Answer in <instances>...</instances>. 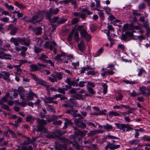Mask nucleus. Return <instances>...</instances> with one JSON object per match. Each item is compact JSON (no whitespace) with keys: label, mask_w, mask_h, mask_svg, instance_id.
Returning a JSON list of instances; mask_svg holds the SVG:
<instances>
[{"label":"nucleus","mask_w":150,"mask_h":150,"mask_svg":"<svg viewBox=\"0 0 150 150\" xmlns=\"http://www.w3.org/2000/svg\"><path fill=\"white\" fill-rule=\"evenodd\" d=\"M22 48H23L22 51L21 52L20 54L21 55L24 57L26 55L25 52L27 51L28 48L26 47H23Z\"/></svg>","instance_id":"obj_32"},{"label":"nucleus","mask_w":150,"mask_h":150,"mask_svg":"<svg viewBox=\"0 0 150 150\" xmlns=\"http://www.w3.org/2000/svg\"><path fill=\"white\" fill-rule=\"evenodd\" d=\"M25 138L23 144L24 145H28L30 144H32L34 146H35V142L36 141V137L30 139L29 137H25L23 136Z\"/></svg>","instance_id":"obj_9"},{"label":"nucleus","mask_w":150,"mask_h":150,"mask_svg":"<svg viewBox=\"0 0 150 150\" xmlns=\"http://www.w3.org/2000/svg\"><path fill=\"white\" fill-rule=\"evenodd\" d=\"M107 28L108 30L109 31H112L113 32L114 31V29L112 25H108Z\"/></svg>","instance_id":"obj_63"},{"label":"nucleus","mask_w":150,"mask_h":150,"mask_svg":"<svg viewBox=\"0 0 150 150\" xmlns=\"http://www.w3.org/2000/svg\"><path fill=\"white\" fill-rule=\"evenodd\" d=\"M79 33L78 31H76L74 33V39L75 41L77 42H79Z\"/></svg>","instance_id":"obj_37"},{"label":"nucleus","mask_w":150,"mask_h":150,"mask_svg":"<svg viewBox=\"0 0 150 150\" xmlns=\"http://www.w3.org/2000/svg\"><path fill=\"white\" fill-rule=\"evenodd\" d=\"M73 31H72V32L69 33V34L68 37L67 39V41L70 42L72 40V37L73 34Z\"/></svg>","instance_id":"obj_49"},{"label":"nucleus","mask_w":150,"mask_h":150,"mask_svg":"<svg viewBox=\"0 0 150 150\" xmlns=\"http://www.w3.org/2000/svg\"><path fill=\"white\" fill-rule=\"evenodd\" d=\"M8 29L11 30L10 34L12 35H14L17 33L18 28L14 25L11 24L8 26Z\"/></svg>","instance_id":"obj_15"},{"label":"nucleus","mask_w":150,"mask_h":150,"mask_svg":"<svg viewBox=\"0 0 150 150\" xmlns=\"http://www.w3.org/2000/svg\"><path fill=\"white\" fill-rule=\"evenodd\" d=\"M47 105V109H48L49 110H50L52 112L54 111V108L52 106L49 105Z\"/></svg>","instance_id":"obj_64"},{"label":"nucleus","mask_w":150,"mask_h":150,"mask_svg":"<svg viewBox=\"0 0 150 150\" xmlns=\"http://www.w3.org/2000/svg\"><path fill=\"white\" fill-rule=\"evenodd\" d=\"M15 91H16L19 94L23 100H25V97L24 95L22 94L24 92V89L22 87H20L18 88V89L15 90Z\"/></svg>","instance_id":"obj_18"},{"label":"nucleus","mask_w":150,"mask_h":150,"mask_svg":"<svg viewBox=\"0 0 150 150\" xmlns=\"http://www.w3.org/2000/svg\"><path fill=\"white\" fill-rule=\"evenodd\" d=\"M146 72L142 68L139 70V71L138 74V75L139 76H140L142 75V74L144 72Z\"/></svg>","instance_id":"obj_58"},{"label":"nucleus","mask_w":150,"mask_h":150,"mask_svg":"<svg viewBox=\"0 0 150 150\" xmlns=\"http://www.w3.org/2000/svg\"><path fill=\"white\" fill-rule=\"evenodd\" d=\"M65 53L62 52L60 54H58L54 58L55 60H57L58 62H64L66 63H68V57H66Z\"/></svg>","instance_id":"obj_7"},{"label":"nucleus","mask_w":150,"mask_h":150,"mask_svg":"<svg viewBox=\"0 0 150 150\" xmlns=\"http://www.w3.org/2000/svg\"><path fill=\"white\" fill-rule=\"evenodd\" d=\"M103 128L108 132L111 131L113 129L112 125L108 124H106L105 125H103Z\"/></svg>","instance_id":"obj_27"},{"label":"nucleus","mask_w":150,"mask_h":150,"mask_svg":"<svg viewBox=\"0 0 150 150\" xmlns=\"http://www.w3.org/2000/svg\"><path fill=\"white\" fill-rule=\"evenodd\" d=\"M98 14L100 17L102 18H103L104 16V13L103 11L102 10H99V11H98Z\"/></svg>","instance_id":"obj_61"},{"label":"nucleus","mask_w":150,"mask_h":150,"mask_svg":"<svg viewBox=\"0 0 150 150\" xmlns=\"http://www.w3.org/2000/svg\"><path fill=\"white\" fill-rule=\"evenodd\" d=\"M32 29L33 32L37 35H40L42 33V28L40 27L32 28Z\"/></svg>","instance_id":"obj_20"},{"label":"nucleus","mask_w":150,"mask_h":150,"mask_svg":"<svg viewBox=\"0 0 150 150\" xmlns=\"http://www.w3.org/2000/svg\"><path fill=\"white\" fill-rule=\"evenodd\" d=\"M65 91H67V89L66 88H59L57 89V91L59 93L64 94H65Z\"/></svg>","instance_id":"obj_35"},{"label":"nucleus","mask_w":150,"mask_h":150,"mask_svg":"<svg viewBox=\"0 0 150 150\" xmlns=\"http://www.w3.org/2000/svg\"><path fill=\"white\" fill-rule=\"evenodd\" d=\"M37 65L38 66V67L40 68V70H41L42 69L45 68L46 67V66L45 65L40 63H38Z\"/></svg>","instance_id":"obj_56"},{"label":"nucleus","mask_w":150,"mask_h":150,"mask_svg":"<svg viewBox=\"0 0 150 150\" xmlns=\"http://www.w3.org/2000/svg\"><path fill=\"white\" fill-rule=\"evenodd\" d=\"M7 101V99L6 97H4L1 98L0 99V102L1 103L3 102H6Z\"/></svg>","instance_id":"obj_60"},{"label":"nucleus","mask_w":150,"mask_h":150,"mask_svg":"<svg viewBox=\"0 0 150 150\" xmlns=\"http://www.w3.org/2000/svg\"><path fill=\"white\" fill-rule=\"evenodd\" d=\"M77 91V89L75 88H72L69 91V93L71 94H74L76 93Z\"/></svg>","instance_id":"obj_59"},{"label":"nucleus","mask_w":150,"mask_h":150,"mask_svg":"<svg viewBox=\"0 0 150 150\" xmlns=\"http://www.w3.org/2000/svg\"><path fill=\"white\" fill-rule=\"evenodd\" d=\"M20 39V38H18L17 39H16L12 38L11 39L10 41L14 43V45L16 46H18L19 45V42L20 43L19 40Z\"/></svg>","instance_id":"obj_26"},{"label":"nucleus","mask_w":150,"mask_h":150,"mask_svg":"<svg viewBox=\"0 0 150 150\" xmlns=\"http://www.w3.org/2000/svg\"><path fill=\"white\" fill-rule=\"evenodd\" d=\"M37 82L38 84L43 86H44V85H45V83H46L43 80L40 79H39Z\"/></svg>","instance_id":"obj_57"},{"label":"nucleus","mask_w":150,"mask_h":150,"mask_svg":"<svg viewBox=\"0 0 150 150\" xmlns=\"http://www.w3.org/2000/svg\"><path fill=\"white\" fill-rule=\"evenodd\" d=\"M97 130L91 131L90 133L88 134L87 135L88 137H92L94 135H95L97 134Z\"/></svg>","instance_id":"obj_40"},{"label":"nucleus","mask_w":150,"mask_h":150,"mask_svg":"<svg viewBox=\"0 0 150 150\" xmlns=\"http://www.w3.org/2000/svg\"><path fill=\"white\" fill-rule=\"evenodd\" d=\"M67 19L64 18H62L59 20L57 21V24L59 25L61 24L64 23L66 21Z\"/></svg>","instance_id":"obj_42"},{"label":"nucleus","mask_w":150,"mask_h":150,"mask_svg":"<svg viewBox=\"0 0 150 150\" xmlns=\"http://www.w3.org/2000/svg\"><path fill=\"white\" fill-rule=\"evenodd\" d=\"M5 6L6 8L9 9H11V10H14V7L12 5H9L8 3L5 4Z\"/></svg>","instance_id":"obj_54"},{"label":"nucleus","mask_w":150,"mask_h":150,"mask_svg":"<svg viewBox=\"0 0 150 150\" xmlns=\"http://www.w3.org/2000/svg\"><path fill=\"white\" fill-rule=\"evenodd\" d=\"M139 141L138 140L133 139L128 142L129 144L130 145H135L139 144Z\"/></svg>","instance_id":"obj_33"},{"label":"nucleus","mask_w":150,"mask_h":150,"mask_svg":"<svg viewBox=\"0 0 150 150\" xmlns=\"http://www.w3.org/2000/svg\"><path fill=\"white\" fill-rule=\"evenodd\" d=\"M81 11L83 13L81 12L79 13L75 12L73 13V14L75 16H80V17L81 18L83 19H84L86 18L87 16L83 13L86 12L87 14L88 15L92 14V12L89 11L86 8H82L81 9Z\"/></svg>","instance_id":"obj_6"},{"label":"nucleus","mask_w":150,"mask_h":150,"mask_svg":"<svg viewBox=\"0 0 150 150\" xmlns=\"http://www.w3.org/2000/svg\"><path fill=\"white\" fill-rule=\"evenodd\" d=\"M23 47H24L23 46H21V47L19 46H16L15 47V49L17 51H21L23 49L22 48Z\"/></svg>","instance_id":"obj_62"},{"label":"nucleus","mask_w":150,"mask_h":150,"mask_svg":"<svg viewBox=\"0 0 150 150\" xmlns=\"http://www.w3.org/2000/svg\"><path fill=\"white\" fill-rule=\"evenodd\" d=\"M116 100H121L123 98V96L120 93H118L117 96L115 97Z\"/></svg>","instance_id":"obj_45"},{"label":"nucleus","mask_w":150,"mask_h":150,"mask_svg":"<svg viewBox=\"0 0 150 150\" xmlns=\"http://www.w3.org/2000/svg\"><path fill=\"white\" fill-rule=\"evenodd\" d=\"M103 47H101L99 49L97 52L96 53L94 54V56L97 57L99 56L103 52Z\"/></svg>","instance_id":"obj_34"},{"label":"nucleus","mask_w":150,"mask_h":150,"mask_svg":"<svg viewBox=\"0 0 150 150\" xmlns=\"http://www.w3.org/2000/svg\"><path fill=\"white\" fill-rule=\"evenodd\" d=\"M65 120L66 121L64 124L65 126H67L68 124L71 125L72 122L71 120L65 118Z\"/></svg>","instance_id":"obj_55"},{"label":"nucleus","mask_w":150,"mask_h":150,"mask_svg":"<svg viewBox=\"0 0 150 150\" xmlns=\"http://www.w3.org/2000/svg\"><path fill=\"white\" fill-rule=\"evenodd\" d=\"M35 52L36 53L40 52L42 50V48L41 47H38L37 46H35L34 48Z\"/></svg>","instance_id":"obj_39"},{"label":"nucleus","mask_w":150,"mask_h":150,"mask_svg":"<svg viewBox=\"0 0 150 150\" xmlns=\"http://www.w3.org/2000/svg\"><path fill=\"white\" fill-rule=\"evenodd\" d=\"M74 122L75 124L80 127L83 129L86 127V124L81 119H75Z\"/></svg>","instance_id":"obj_11"},{"label":"nucleus","mask_w":150,"mask_h":150,"mask_svg":"<svg viewBox=\"0 0 150 150\" xmlns=\"http://www.w3.org/2000/svg\"><path fill=\"white\" fill-rule=\"evenodd\" d=\"M55 136V138H57V139L60 141L61 142H65L68 143L69 142L70 144H72V142L70 141L68 139L65 138L64 137H62L61 135L64 134L62 132L59 130H56L53 132Z\"/></svg>","instance_id":"obj_3"},{"label":"nucleus","mask_w":150,"mask_h":150,"mask_svg":"<svg viewBox=\"0 0 150 150\" xmlns=\"http://www.w3.org/2000/svg\"><path fill=\"white\" fill-rule=\"evenodd\" d=\"M87 87H94L95 86V84L93 82L87 81Z\"/></svg>","instance_id":"obj_47"},{"label":"nucleus","mask_w":150,"mask_h":150,"mask_svg":"<svg viewBox=\"0 0 150 150\" xmlns=\"http://www.w3.org/2000/svg\"><path fill=\"white\" fill-rule=\"evenodd\" d=\"M48 58V57L47 56L43 54H41L39 58V59L44 63H46V62H47V61L48 60H47V59Z\"/></svg>","instance_id":"obj_21"},{"label":"nucleus","mask_w":150,"mask_h":150,"mask_svg":"<svg viewBox=\"0 0 150 150\" xmlns=\"http://www.w3.org/2000/svg\"><path fill=\"white\" fill-rule=\"evenodd\" d=\"M102 86L103 88V93L104 94H105L107 92L108 86L105 83L102 84Z\"/></svg>","instance_id":"obj_36"},{"label":"nucleus","mask_w":150,"mask_h":150,"mask_svg":"<svg viewBox=\"0 0 150 150\" xmlns=\"http://www.w3.org/2000/svg\"><path fill=\"white\" fill-rule=\"evenodd\" d=\"M33 96H34L36 98H38V96L36 94L32 92L29 93L28 94L27 97L28 100H33Z\"/></svg>","instance_id":"obj_25"},{"label":"nucleus","mask_w":150,"mask_h":150,"mask_svg":"<svg viewBox=\"0 0 150 150\" xmlns=\"http://www.w3.org/2000/svg\"><path fill=\"white\" fill-rule=\"evenodd\" d=\"M37 121L39 125L37 126V131L42 132L45 133L47 132V129L44 126L47 123L46 121L45 120L39 118L37 119Z\"/></svg>","instance_id":"obj_2"},{"label":"nucleus","mask_w":150,"mask_h":150,"mask_svg":"<svg viewBox=\"0 0 150 150\" xmlns=\"http://www.w3.org/2000/svg\"><path fill=\"white\" fill-rule=\"evenodd\" d=\"M142 139L144 141H150V137L148 135H144L142 137Z\"/></svg>","instance_id":"obj_46"},{"label":"nucleus","mask_w":150,"mask_h":150,"mask_svg":"<svg viewBox=\"0 0 150 150\" xmlns=\"http://www.w3.org/2000/svg\"><path fill=\"white\" fill-rule=\"evenodd\" d=\"M65 82L68 83L69 85L76 86H78V83L75 82V81H72L69 78H67Z\"/></svg>","instance_id":"obj_19"},{"label":"nucleus","mask_w":150,"mask_h":150,"mask_svg":"<svg viewBox=\"0 0 150 150\" xmlns=\"http://www.w3.org/2000/svg\"><path fill=\"white\" fill-rule=\"evenodd\" d=\"M120 115V114L118 113L117 112L112 111L109 112V116L111 117H112L113 116H119Z\"/></svg>","instance_id":"obj_38"},{"label":"nucleus","mask_w":150,"mask_h":150,"mask_svg":"<svg viewBox=\"0 0 150 150\" xmlns=\"http://www.w3.org/2000/svg\"><path fill=\"white\" fill-rule=\"evenodd\" d=\"M11 47L10 45L9 44H6V45L4 46L2 49L5 51H7L8 50H9Z\"/></svg>","instance_id":"obj_53"},{"label":"nucleus","mask_w":150,"mask_h":150,"mask_svg":"<svg viewBox=\"0 0 150 150\" xmlns=\"http://www.w3.org/2000/svg\"><path fill=\"white\" fill-rule=\"evenodd\" d=\"M53 100L52 97L51 98L45 97L44 100L45 103H52Z\"/></svg>","instance_id":"obj_31"},{"label":"nucleus","mask_w":150,"mask_h":150,"mask_svg":"<svg viewBox=\"0 0 150 150\" xmlns=\"http://www.w3.org/2000/svg\"><path fill=\"white\" fill-rule=\"evenodd\" d=\"M115 125L117 127V128L122 130V132H125V129L126 128V131L127 132H129L130 130L133 129V128L132 127V125H129L128 124H120L116 123H115Z\"/></svg>","instance_id":"obj_5"},{"label":"nucleus","mask_w":150,"mask_h":150,"mask_svg":"<svg viewBox=\"0 0 150 150\" xmlns=\"http://www.w3.org/2000/svg\"><path fill=\"white\" fill-rule=\"evenodd\" d=\"M146 5L143 3H140L138 6V8L140 10L144 9Z\"/></svg>","instance_id":"obj_41"},{"label":"nucleus","mask_w":150,"mask_h":150,"mask_svg":"<svg viewBox=\"0 0 150 150\" xmlns=\"http://www.w3.org/2000/svg\"><path fill=\"white\" fill-rule=\"evenodd\" d=\"M55 136L54 132L48 134L47 135V137L49 138H55Z\"/></svg>","instance_id":"obj_52"},{"label":"nucleus","mask_w":150,"mask_h":150,"mask_svg":"<svg viewBox=\"0 0 150 150\" xmlns=\"http://www.w3.org/2000/svg\"><path fill=\"white\" fill-rule=\"evenodd\" d=\"M146 87L144 86H142L139 88V90L141 92V94L146 96H148V93H146Z\"/></svg>","instance_id":"obj_24"},{"label":"nucleus","mask_w":150,"mask_h":150,"mask_svg":"<svg viewBox=\"0 0 150 150\" xmlns=\"http://www.w3.org/2000/svg\"><path fill=\"white\" fill-rule=\"evenodd\" d=\"M133 34L132 33L129 31L126 32L125 34H122L121 37V39L122 40H125L128 37H132Z\"/></svg>","instance_id":"obj_17"},{"label":"nucleus","mask_w":150,"mask_h":150,"mask_svg":"<svg viewBox=\"0 0 150 150\" xmlns=\"http://www.w3.org/2000/svg\"><path fill=\"white\" fill-rule=\"evenodd\" d=\"M78 46L79 50L80 51H83L86 49L84 43L83 41H81L80 42V43L78 44Z\"/></svg>","instance_id":"obj_23"},{"label":"nucleus","mask_w":150,"mask_h":150,"mask_svg":"<svg viewBox=\"0 0 150 150\" xmlns=\"http://www.w3.org/2000/svg\"><path fill=\"white\" fill-rule=\"evenodd\" d=\"M44 11H39L37 15L33 16L31 19L30 20H25V21L30 22L33 24H35L36 23H39L42 20V16L44 14Z\"/></svg>","instance_id":"obj_1"},{"label":"nucleus","mask_w":150,"mask_h":150,"mask_svg":"<svg viewBox=\"0 0 150 150\" xmlns=\"http://www.w3.org/2000/svg\"><path fill=\"white\" fill-rule=\"evenodd\" d=\"M93 69L92 68L87 65V67L81 68V70H80V72L81 73H83L86 71Z\"/></svg>","instance_id":"obj_29"},{"label":"nucleus","mask_w":150,"mask_h":150,"mask_svg":"<svg viewBox=\"0 0 150 150\" xmlns=\"http://www.w3.org/2000/svg\"><path fill=\"white\" fill-rule=\"evenodd\" d=\"M112 142V143L108 142L105 147L104 150H108V149L110 150H114L120 147V145H115L114 144L115 142V140H113Z\"/></svg>","instance_id":"obj_8"},{"label":"nucleus","mask_w":150,"mask_h":150,"mask_svg":"<svg viewBox=\"0 0 150 150\" xmlns=\"http://www.w3.org/2000/svg\"><path fill=\"white\" fill-rule=\"evenodd\" d=\"M26 120L28 122L31 123L35 120V118L32 116L29 115L26 117Z\"/></svg>","instance_id":"obj_30"},{"label":"nucleus","mask_w":150,"mask_h":150,"mask_svg":"<svg viewBox=\"0 0 150 150\" xmlns=\"http://www.w3.org/2000/svg\"><path fill=\"white\" fill-rule=\"evenodd\" d=\"M59 9L58 8H51L49 9L50 13L52 14H56L59 12Z\"/></svg>","instance_id":"obj_28"},{"label":"nucleus","mask_w":150,"mask_h":150,"mask_svg":"<svg viewBox=\"0 0 150 150\" xmlns=\"http://www.w3.org/2000/svg\"><path fill=\"white\" fill-rule=\"evenodd\" d=\"M51 43L53 45L50 44L48 41H46L44 44V47L46 48H49L51 50H52L55 46L56 45V44L54 41L51 42Z\"/></svg>","instance_id":"obj_13"},{"label":"nucleus","mask_w":150,"mask_h":150,"mask_svg":"<svg viewBox=\"0 0 150 150\" xmlns=\"http://www.w3.org/2000/svg\"><path fill=\"white\" fill-rule=\"evenodd\" d=\"M31 71H36L40 70V68L35 64H32L30 65Z\"/></svg>","instance_id":"obj_22"},{"label":"nucleus","mask_w":150,"mask_h":150,"mask_svg":"<svg viewBox=\"0 0 150 150\" xmlns=\"http://www.w3.org/2000/svg\"><path fill=\"white\" fill-rule=\"evenodd\" d=\"M124 82L125 83L127 84H136L137 83V82L136 81H128L127 80H124Z\"/></svg>","instance_id":"obj_48"},{"label":"nucleus","mask_w":150,"mask_h":150,"mask_svg":"<svg viewBox=\"0 0 150 150\" xmlns=\"http://www.w3.org/2000/svg\"><path fill=\"white\" fill-rule=\"evenodd\" d=\"M94 139H88L84 141L83 143L85 144H91L92 142L94 141Z\"/></svg>","instance_id":"obj_51"},{"label":"nucleus","mask_w":150,"mask_h":150,"mask_svg":"<svg viewBox=\"0 0 150 150\" xmlns=\"http://www.w3.org/2000/svg\"><path fill=\"white\" fill-rule=\"evenodd\" d=\"M19 41L21 44L27 46H29L31 43L30 40L28 38H21Z\"/></svg>","instance_id":"obj_14"},{"label":"nucleus","mask_w":150,"mask_h":150,"mask_svg":"<svg viewBox=\"0 0 150 150\" xmlns=\"http://www.w3.org/2000/svg\"><path fill=\"white\" fill-rule=\"evenodd\" d=\"M87 88L88 91L90 93L93 94L96 93L95 91L91 88L87 87Z\"/></svg>","instance_id":"obj_50"},{"label":"nucleus","mask_w":150,"mask_h":150,"mask_svg":"<svg viewBox=\"0 0 150 150\" xmlns=\"http://www.w3.org/2000/svg\"><path fill=\"white\" fill-rule=\"evenodd\" d=\"M81 37L84 38L87 41H89L91 39V37L90 35L88 34L86 30L83 29L80 32Z\"/></svg>","instance_id":"obj_10"},{"label":"nucleus","mask_w":150,"mask_h":150,"mask_svg":"<svg viewBox=\"0 0 150 150\" xmlns=\"http://www.w3.org/2000/svg\"><path fill=\"white\" fill-rule=\"evenodd\" d=\"M0 59H11V56L9 54L5 53L3 51H0Z\"/></svg>","instance_id":"obj_16"},{"label":"nucleus","mask_w":150,"mask_h":150,"mask_svg":"<svg viewBox=\"0 0 150 150\" xmlns=\"http://www.w3.org/2000/svg\"><path fill=\"white\" fill-rule=\"evenodd\" d=\"M15 5L20 8H25V6L22 4H19L17 1L15 2Z\"/></svg>","instance_id":"obj_44"},{"label":"nucleus","mask_w":150,"mask_h":150,"mask_svg":"<svg viewBox=\"0 0 150 150\" xmlns=\"http://www.w3.org/2000/svg\"><path fill=\"white\" fill-rule=\"evenodd\" d=\"M62 74L61 72H55L51 75L48 77V80L51 82H54L58 80H61L62 78Z\"/></svg>","instance_id":"obj_4"},{"label":"nucleus","mask_w":150,"mask_h":150,"mask_svg":"<svg viewBox=\"0 0 150 150\" xmlns=\"http://www.w3.org/2000/svg\"><path fill=\"white\" fill-rule=\"evenodd\" d=\"M109 21L111 22V23H114L115 21V17L112 15H110L108 18Z\"/></svg>","instance_id":"obj_43"},{"label":"nucleus","mask_w":150,"mask_h":150,"mask_svg":"<svg viewBox=\"0 0 150 150\" xmlns=\"http://www.w3.org/2000/svg\"><path fill=\"white\" fill-rule=\"evenodd\" d=\"M10 74L7 71H4L0 73V79L2 78L5 80H9Z\"/></svg>","instance_id":"obj_12"}]
</instances>
